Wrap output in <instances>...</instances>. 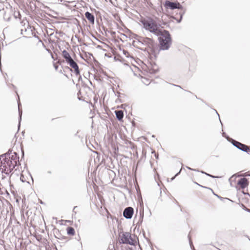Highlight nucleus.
Segmentation results:
<instances>
[{"label":"nucleus","mask_w":250,"mask_h":250,"mask_svg":"<svg viewBox=\"0 0 250 250\" xmlns=\"http://www.w3.org/2000/svg\"><path fill=\"white\" fill-rule=\"evenodd\" d=\"M19 157L16 152L9 150L0 156V169L6 175L11 172L18 164H20Z\"/></svg>","instance_id":"nucleus-1"},{"label":"nucleus","mask_w":250,"mask_h":250,"mask_svg":"<svg viewBox=\"0 0 250 250\" xmlns=\"http://www.w3.org/2000/svg\"><path fill=\"white\" fill-rule=\"evenodd\" d=\"M159 38L160 42V48L161 50H168L171 43V39L168 31L164 30L160 34Z\"/></svg>","instance_id":"nucleus-2"},{"label":"nucleus","mask_w":250,"mask_h":250,"mask_svg":"<svg viewBox=\"0 0 250 250\" xmlns=\"http://www.w3.org/2000/svg\"><path fill=\"white\" fill-rule=\"evenodd\" d=\"M142 23L146 30H148L157 36L160 35L163 32L159 29L156 22L152 19L144 20L142 21Z\"/></svg>","instance_id":"nucleus-3"},{"label":"nucleus","mask_w":250,"mask_h":250,"mask_svg":"<svg viewBox=\"0 0 250 250\" xmlns=\"http://www.w3.org/2000/svg\"><path fill=\"white\" fill-rule=\"evenodd\" d=\"M121 241L123 244H129L131 245H134L133 240L131 237L130 233L129 232L124 233L121 238Z\"/></svg>","instance_id":"nucleus-4"},{"label":"nucleus","mask_w":250,"mask_h":250,"mask_svg":"<svg viewBox=\"0 0 250 250\" xmlns=\"http://www.w3.org/2000/svg\"><path fill=\"white\" fill-rule=\"evenodd\" d=\"M164 6L167 9L174 10L175 9H182L183 6L178 2H172L169 0H166L164 4Z\"/></svg>","instance_id":"nucleus-5"},{"label":"nucleus","mask_w":250,"mask_h":250,"mask_svg":"<svg viewBox=\"0 0 250 250\" xmlns=\"http://www.w3.org/2000/svg\"><path fill=\"white\" fill-rule=\"evenodd\" d=\"M231 143L234 146H235L239 149L244 152H247L248 153H249V152H250V148L249 146H247V145L243 144L241 143H240L234 140H232Z\"/></svg>","instance_id":"nucleus-6"},{"label":"nucleus","mask_w":250,"mask_h":250,"mask_svg":"<svg viewBox=\"0 0 250 250\" xmlns=\"http://www.w3.org/2000/svg\"><path fill=\"white\" fill-rule=\"evenodd\" d=\"M140 42L151 50H153L156 45L153 40L149 38H143Z\"/></svg>","instance_id":"nucleus-7"},{"label":"nucleus","mask_w":250,"mask_h":250,"mask_svg":"<svg viewBox=\"0 0 250 250\" xmlns=\"http://www.w3.org/2000/svg\"><path fill=\"white\" fill-rule=\"evenodd\" d=\"M134 213V209L132 207L126 208L123 211V216L126 219H131Z\"/></svg>","instance_id":"nucleus-8"},{"label":"nucleus","mask_w":250,"mask_h":250,"mask_svg":"<svg viewBox=\"0 0 250 250\" xmlns=\"http://www.w3.org/2000/svg\"><path fill=\"white\" fill-rule=\"evenodd\" d=\"M66 63L74 69L75 73L76 75L78 76L80 75V72L79 68V66L73 59H72Z\"/></svg>","instance_id":"nucleus-9"},{"label":"nucleus","mask_w":250,"mask_h":250,"mask_svg":"<svg viewBox=\"0 0 250 250\" xmlns=\"http://www.w3.org/2000/svg\"><path fill=\"white\" fill-rule=\"evenodd\" d=\"M237 184L240 186L241 188L244 189L248 186L249 182L247 178H242L238 180Z\"/></svg>","instance_id":"nucleus-10"},{"label":"nucleus","mask_w":250,"mask_h":250,"mask_svg":"<svg viewBox=\"0 0 250 250\" xmlns=\"http://www.w3.org/2000/svg\"><path fill=\"white\" fill-rule=\"evenodd\" d=\"M85 16L86 18V19L91 23H94V21H95V17L94 16L90 13V12L87 11L85 13Z\"/></svg>","instance_id":"nucleus-11"},{"label":"nucleus","mask_w":250,"mask_h":250,"mask_svg":"<svg viewBox=\"0 0 250 250\" xmlns=\"http://www.w3.org/2000/svg\"><path fill=\"white\" fill-rule=\"evenodd\" d=\"M116 117L119 121H121L124 117V113L122 110H116L115 111Z\"/></svg>","instance_id":"nucleus-12"},{"label":"nucleus","mask_w":250,"mask_h":250,"mask_svg":"<svg viewBox=\"0 0 250 250\" xmlns=\"http://www.w3.org/2000/svg\"><path fill=\"white\" fill-rule=\"evenodd\" d=\"M67 232L68 234L72 235H74L75 232L74 228L72 227H68L67 229Z\"/></svg>","instance_id":"nucleus-13"},{"label":"nucleus","mask_w":250,"mask_h":250,"mask_svg":"<svg viewBox=\"0 0 250 250\" xmlns=\"http://www.w3.org/2000/svg\"><path fill=\"white\" fill-rule=\"evenodd\" d=\"M21 105L20 103H18V108H19V126L18 127H20V123L21 120V115H22V111L20 110V106Z\"/></svg>","instance_id":"nucleus-14"},{"label":"nucleus","mask_w":250,"mask_h":250,"mask_svg":"<svg viewBox=\"0 0 250 250\" xmlns=\"http://www.w3.org/2000/svg\"><path fill=\"white\" fill-rule=\"evenodd\" d=\"M62 55L63 58L65 59L66 58L68 57L70 55L69 53L65 50H64L62 52Z\"/></svg>","instance_id":"nucleus-15"},{"label":"nucleus","mask_w":250,"mask_h":250,"mask_svg":"<svg viewBox=\"0 0 250 250\" xmlns=\"http://www.w3.org/2000/svg\"><path fill=\"white\" fill-rule=\"evenodd\" d=\"M185 13V10H182L180 12L179 14L180 15V18L179 20H178L177 21L178 22H181V20L182 19L183 16L184 15Z\"/></svg>","instance_id":"nucleus-16"},{"label":"nucleus","mask_w":250,"mask_h":250,"mask_svg":"<svg viewBox=\"0 0 250 250\" xmlns=\"http://www.w3.org/2000/svg\"><path fill=\"white\" fill-rule=\"evenodd\" d=\"M21 16L20 13L19 12H15L14 13V16L15 19H17L18 18H19L20 19V16Z\"/></svg>","instance_id":"nucleus-17"},{"label":"nucleus","mask_w":250,"mask_h":250,"mask_svg":"<svg viewBox=\"0 0 250 250\" xmlns=\"http://www.w3.org/2000/svg\"><path fill=\"white\" fill-rule=\"evenodd\" d=\"M188 238H189V244H190V246L191 248L193 250H195V249H194V248L193 247V244H192V242H191V239H190V238L189 236L188 235Z\"/></svg>","instance_id":"nucleus-18"},{"label":"nucleus","mask_w":250,"mask_h":250,"mask_svg":"<svg viewBox=\"0 0 250 250\" xmlns=\"http://www.w3.org/2000/svg\"><path fill=\"white\" fill-rule=\"evenodd\" d=\"M72 59H72V58L71 57V56L70 55L69 56H68V57H67V58H66L65 59V60L66 62H67L68 61L71 60Z\"/></svg>","instance_id":"nucleus-19"},{"label":"nucleus","mask_w":250,"mask_h":250,"mask_svg":"<svg viewBox=\"0 0 250 250\" xmlns=\"http://www.w3.org/2000/svg\"><path fill=\"white\" fill-rule=\"evenodd\" d=\"M4 19L6 21H10V17H6V13H5V15L4 16V17H3Z\"/></svg>","instance_id":"nucleus-20"},{"label":"nucleus","mask_w":250,"mask_h":250,"mask_svg":"<svg viewBox=\"0 0 250 250\" xmlns=\"http://www.w3.org/2000/svg\"><path fill=\"white\" fill-rule=\"evenodd\" d=\"M217 197L219 199H220L221 200H222V201H223L224 200H229V199L227 198H223V197H221L220 196H217ZM231 201H232L231 200Z\"/></svg>","instance_id":"nucleus-21"},{"label":"nucleus","mask_w":250,"mask_h":250,"mask_svg":"<svg viewBox=\"0 0 250 250\" xmlns=\"http://www.w3.org/2000/svg\"><path fill=\"white\" fill-rule=\"evenodd\" d=\"M152 153H154V156L156 157V158L158 159V154H156L154 151L152 152Z\"/></svg>","instance_id":"nucleus-22"},{"label":"nucleus","mask_w":250,"mask_h":250,"mask_svg":"<svg viewBox=\"0 0 250 250\" xmlns=\"http://www.w3.org/2000/svg\"><path fill=\"white\" fill-rule=\"evenodd\" d=\"M206 175H208V176H209V177H212V178H215L216 177L214 176L211 175H210L209 174H208L207 173Z\"/></svg>","instance_id":"nucleus-23"},{"label":"nucleus","mask_w":250,"mask_h":250,"mask_svg":"<svg viewBox=\"0 0 250 250\" xmlns=\"http://www.w3.org/2000/svg\"><path fill=\"white\" fill-rule=\"evenodd\" d=\"M26 31V28H24V29H21V33L22 34H23V31Z\"/></svg>","instance_id":"nucleus-24"},{"label":"nucleus","mask_w":250,"mask_h":250,"mask_svg":"<svg viewBox=\"0 0 250 250\" xmlns=\"http://www.w3.org/2000/svg\"><path fill=\"white\" fill-rule=\"evenodd\" d=\"M23 178H24L23 176L22 175H21V176L20 179L21 180V181L23 182H24Z\"/></svg>","instance_id":"nucleus-25"},{"label":"nucleus","mask_w":250,"mask_h":250,"mask_svg":"<svg viewBox=\"0 0 250 250\" xmlns=\"http://www.w3.org/2000/svg\"><path fill=\"white\" fill-rule=\"evenodd\" d=\"M21 24L22 25H24L25 24V22L24 21H22L21 22Z\"/></svg>","instance_id":"nucleus-26"},{"label":"nucleus","mask_w":250,"mask_h":250,"mask_svg":"<svg viewBox=\"0 0 250 250\" xmlns=\"http://www.w3.org/2000/svg\"><path fill=\"white\" fill-rule=\"evenodd\" d=\"M187 167L188 169H190V170H194V171H199V170H196V169H192V168H191L190 167Z\"/></svg>","instance_id":"nucleus-27"},{"label":"nucleus","mask_w":250,"mask_h":250,"mask_svg":"<svg viewBox=\"0 0 250 250\" xmlns=\"http://www.w3.org/2000/svg\"><path fill=\"white\" fill-rule=\"evenodd\" d=\"M54 67H55V69L57 70L58 69V66L54 65Z\"/></svg>","instance_id":"nucleus-28"},{"label":"nucleus","mask_w":250,"mask_h":250,"mask_svg":"<svg viewBox=\"0 0 250 250\" xmlns=\"http://www.w3.org/2000/svg\"><path fill=\"white\" fill-rule=\"evenodd\" d=\"M181 169L180 170V171H179V172H178L176 175H175V176H177L181 172Z\"/></svg>","instance_id":"nucleus-29"},{"label":"nucleus","mask_w":250,"mask_h":250,"mask_svg":"<svg viewBox=\"0 0 250 250\" xmlns=\"http://www.w3.org/2000/svg\"><path fill=\"white\" fill-rule=\"evenodd\" d=\"M201 172L202 173L205 174L206 175V174H207V173H206V172H204V171H201Z\"/></svg>","instance_id":"nucleus-30"},{"label":"nucleus","mask_w":250,"mask_h":250,"mask_svg":"<svg viewBox=\"0 0 250 250\" xmlns=\"http://www.w3.org/2000/svg\"><path fill=\"white\" fill-rule=\"evenodd\" d=\"M47 173H48V174H51V171H47Z\"/></svg>","instance_id":"nucleus-31"},{"label":"nucleus","mask_w":250,"mask_h":250,"mask_svg":"<svg viewBox=\"0 0 250 250\" xmlns=\"http://www.w3.org/2000/svg\"><path fill=\"white\" fill-rule=\"evenodd\" d=\"M215 111L217 112L216 110H215ZM216 113L218 114V117H219V114H218L217 112H216Z\"/></svg>","instance_id":"nucleus-32"},{"label":"nucleus","mask_w":250,"mask_h":250,"mask_svg":"<svg viewBox=\"0 0 250 250\" xmlns=\"http://www.w3.org/2000/svg\"><path fill=\"white\" fill-rule=\"evenodd\" d=\"M217 197V196H218L217 194H214Z\"/></svg>","instance_id":"nucleus-33"},{"label":"nucleus","mask_w":250,"mask_h":250,"mask_svg":"<svg viewBox=\"0 0 250 250\" xmlns=\"http://www.w3.org/2000/svg\"><path fill=\"white\" fill-rule=\"evenodd\" d=\"M176 86H178V87H180V88H181V86H179V85H176Z\"/></svg>","instance_id":"nucleus-34"},{"label":"nucleus","mask_w":250,"mask_h":250,"mask_svg":"<svg viewBox=\"0 0 250 250\" xmlns=\"http://www.w3.org/2000/svg\"><path fill=\"white\" fill-rule=\"evenodd\" d=\"M219 121H220V122H221V119H220V117H219Z\"/></svg>","instance_id":"nucleus-35"},{"label":"nucleus","mask_w":250,"mask_h":250,"mask_svg":"<svg viewBox=\"0 0 250 250\" xmlns=\"http://www.w3.org/2000/svg\"><path fill=\"white\" fill-rule=\"evenodd\" d=\"M219 121H220V122H221V119H220V117H219Z\"/></svg>","instance_id":"nucleus-36"}]
</instances>
